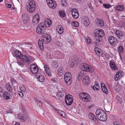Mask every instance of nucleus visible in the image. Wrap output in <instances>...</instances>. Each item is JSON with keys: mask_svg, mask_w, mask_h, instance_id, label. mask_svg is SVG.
<instances>
[{"mask_svg": "<svg viewBox=\"0 0 125 125\" xmlns=\"http://www.w3.org/2000/svg\"><path fill=\"white\" fill-rule=\"evenodd\" d=\"M13 55L14 57L17 58V63L18 65L21 67H24L26 64H30L32 61V57L28 55L22 54L18 51H14Z\"/></svg>", "mask_w": 125, "mask_h": 125, "instance_id": "f257e3e1", "label": "nucleus"}, {"mask_svg": "<svg viewBox=\"0 0 125 125\" xmlns=\"http://www.w3.org/2000/svg\"><path fill=\"white\" fill-rule=\"evenodd\" d=\"M41 40H39L38 42V45L42 50H43V44L48 43L51 41V38L49 34L45 33L43 35L41 38Z\"/></svg>", "mask_w": 125, "mask_h": 125, "instance_id": "f03ea898", "label": "nucleus"}, {"mask_svg": "<svg viewBox=\"0 0 125 125\" xmlns=\"http://www.w3.org/2000/svg\"><path fill=\"white\" fill-rule=\"evenodd\" d=\"M95 114L97 119L99 120L102 122L106 120L107 115L104 110L101 109H97L96 111Z\"/></svg>", "mask_w": 125, "mask_h": 125, "instance_id": "7ed1b4c3", "label": "nucleus"}, {"mask_svg": "<svg viewBox=\"0 0 125 125\" xmlns=\"http://www.w3.org/2000/svg\"><path fill=\"white\" fill-rule=\"evenodd\" d=\"M80 68L83 71L81 72L79 74V75L83 77L84 75V71H86L90 73L93 72L94 71L93 68L88 65L86 63H84L83 64L81 65L80 66Z\"/></svg>", "mask_w": 125, "mask_h": 125, "instance_id": "20e7f679", "label": "nucleus"}, {"mask_svg": "<svg viewBox=\"0 0 125 125\" xmlns=\"http://www.w3.org/2000/svg\"><path fill=\"white\" fill-rule=\"evenodd\" d=\"M95 38L97 41L101 42L102 40V37L104 35V31L102 29L98 30L97 29L94 31Z\"/></svg>", "mask_w": 125, "mask_h": 125, "instance_id": "39448f33", "label": "nucleus"}, {"mask_svg": "<svg viewBox=\"0 0 125 125\" xmlns=\"http://www.w3.org/2000/svg\"><path fill=\"white\" fill-rule=\"evenodd\" d=\"M36 6L35 2L33 0H30L28 2L26 8L28 11L30 13L33 12L36 9Z\"/></svg>", "mask_w": 125, "mask_h": 125, "instance_id": "423d86ee", "label": "nucleus"}, {"mask_svg": "<svg viewBox=\"0 0 125 125\" xmlns=\"http://www.w3.org/2000/svg\"><path fill=\"white\" fill-rule=\"evenodd\" d=\"M64 80L66 85L69 86L71 85L72 81V77L70 73L67 72L65 73L64 75Z\"/></svg>", "mask_w": 125, "mask_h": 125, "instance_id": "0eeeda50", "label": "nucleus"}, {"mask_svg": "<svg viewBox=\"0 0 125 125\" xmlns=\"http://www.w3.org/2000/svg\"><path fill=\"white\" fill-rule=\"evenodd\" d=\"M79 97L83 100L86 102H88L91 99L90 95L85 93H80L79 95Z\"/></svg>", "mask_w": 125, "mask_h": 125, "instance_id": "6e6552de", "label": "nucleus"}, {"mask_svg": "<svg viewBox=\"0 0 125 125\" xmlns=\"http://www.w3.org/2000/svg\"><path fill=\"white\" fill-rule=\"evenodd\" d=\"M108 40L110 44L112 46H115V45L119 43V41L117 39L112 36L109 37Z\"/></svg>", "mask_w": 125, "mask_h": 125, "instance_id": "1a4fd4ad", "label": "nucleus"}, {"mask_svg": "<svg viewBox=\"0 0 125 125\" xmlns=\"http://www.w3.org/2000/svg\"><path fill=\"white\" fill-rule=\"evenodd\" d=\"M65 101L66 104L69 106L72 103L73 101V97L70 94L66 95L65 98Z\"/></svg>", "mask_w": 125, "mask_h": 125, "instance_id": "9d476101", "label": "nucleus"}, {"mask_svg": "<svg viewBox=\"0 0 125 125\" xmlns=\"http://www.w3.org/2000/svg\"><path fill=\"white\" fill-rule=\"evenodd\" d=\"M30 69L31 73L34 74L37 73L39 71L38 67L34 64H31L30 66Z\"/></svg>", "mask_w": 125, "mask_h": 125, "instance_id": "9b49d317", "label": "nucleus"}, {"mask_svg": "<svg viewBox=\"0 0 125 125\" xmlns=\"http://www.w3.org/2000/svg\"><path fill=\"white\" fill-rule=\"evenodd\" d=\"M46 2L48 6L51 8H55L56 6L55 2L52 1V0H46Z\"/></svg>", "mask_w": 125, "mask_h": 125, "instance_id": "f8f14e48", "label": "nucleus"}, {"mask_svg": "<svg viewBox=\"0 0 125 125\" xmlns=\"http://www.w3.org/2000/svg\"><path fill=\"white\" fill-rule=\"evenodd\" d=\"M12 93H8L7 91L5 92L3 94V96L4 99H10L11 98Z\"/></svg>", "mask_w": 125, "mask_h": 125, "instance_id": "ddd939ff", "label": "nucleus"}, {"mask_svg": "<svg viewBox=\"0 0 125 125\" xmlns=\"http://www.w3.org/2000/svg\"><path fill=\"white\" fill-rule=\"evenodd\" d=\"M88 116L89 119L91 120L92 122L95 123L97 122L98 120L95 117V115L91 113H89Z\"/></svg>", "mask_w": 125, "mask_h": 125, "instance_id": "4468645a", "label": "nucleus"}, {"mask_svg": "<svg viewBox=\"0 0 125 125\" xmlns=\"http://www.w3.org/2000/svg\"><path fill=\"white\" fill-rule=\"evenodd\" d=\"M72 16L75 19L77 18L79 16V14L77 10L73 9L72 11Z\"/></svg>", "mask_w": 125, "mask_h": 125, "instance_id": "2eb2a0df", "label": "nucleus"}, {"mask_svg": "<svg viewBox=\"0 0 125 125\" xmlns=\"http://www.w3.org/2000/svg\"><path fill=\"white\" fill-rule=\"evenodd\" d=\"M82 21L84 25L86 26H88L90 23L89 18L87 17H85L82 18Z\"/></svg>", "mask_w": 125, "mask_h": 125, "instance_id": "dca6fc26", "label": "nucleus"}, {"mask_svg": "<svg viewBox=\"0 0 125 125\" xmlns=\"http://www.w3.org/2000/svg\"><path fill=\"white\" fill-rule=\"evenodd\" d=\"M44 23L45 27H48L51 24L52 21L50 19L47 18L45 19Z\"/></svg>", "mask_w": 125, "mask_h": 125, "instance_id": "f3484780", "label": "nucleus"}, {"mask_svg": "<svg viewBox=\"0 0 125 125\" xmlns=\"http://www.w3.org/2000/svg\"><path fill=\"white\" fill-rule=\"evenodd\" d=\"M45 29L39 28L37 27L36 30V31L38 34H42L44 35V33L45 32Z\"/></svg>", "mask_w": 125, "mask_h": 125, "instance_id": "a211bd4d", "label": "nucleus"}, {"mask_svg": "<svg viewBox=\"0 0 125 125\" xmlns=\"http://www.w3.org/2000/svg\"><path fill=\"white\" fill-rule=\"evenodd\" d=\"M101 89L103 92L107 94L108 93L107 89L104 84L103 83H101Z\"/></svg>", "mask_w": 125, "mask_h": 125, "instance_id": "6ab92c4d", "label": "nucleus"}, {"mask_svg": "<svg viewBox=\"0 0 125 125\" xmlns=\"http://www.w3.org/2000/svg\"><path fill=\"white\" fill-rule=\"evenodd\" d=\"M56 30L57 32L59 34H62L63 32V27L61 25H58L57 26Z\"/></svg>", "mask_w": 125, "mask_h": 125, "instance_id": "aec40b11", "label": "nucleus"}, {"mask_svg": "<svg viewBox=\"0 0 125 125\" xmlns=\"http://www.w3.org/2000/svg\"><path fill=\"white\" fill-rule=\"evenodd\" d=\"M83 82L86 84L88 85L90 83V78L87 76H85L83 79Z\"/></svg>", "mask_w": 125, "mask_h": 125, "instance_id": "412c9836", "label": "nucleus"}, {"mask_svg": "<svg viewBox=\"0 0 125 125\" xmlns=\"http://www.w3.org/2000/svg\"><path fill=\"white\" fill-rule=\"evenodd\" d=\"M115 34L118 38L120 39H122V37L124 35V34L122 32H121L118 30H116Z\"/></svg>", "mask_w": 125, "mask_h": 125, "instance_id": "4be33fe9", "label": "nucleus"}, {"mask_svg": "<svg viewBox=\"0 0 125 125\" xmlns=\"http://www.w3.org/2000/svg\"><path fill=\"white\" fill-rule=\"evenodd\" d=\"M64 92V91L62 89L61 91V92H59L57 93V94L56 95V96H57L58 97L56 98V99H60L64 95L63 92Z\"/></svg>", "mask_w": 125, "mask_h": 125, "instance_id": "5701e85b", "label": "nucleus"}, {"mask_svg": "<svg viewBox=\"0 0 125 125\" xmlns=\"http://www.w3.org/2000/svg\"><path fill=\"white\" fill-rule=\"evenodd\" d=\"M58 74V76L60 77H61L63 74V70L62 67H60L57 70Z\"/></svg>", "mask_w": 125, "mask_h": 125, "instance_id": "b1692460", "label": "nucleus"}, {"mask_svg": "<svg viewBox=\"0 0 125 125\" xmlns=\"http://www.w3.org/2000/svg\"><path fill=\"white\" fill-rule=\"evenodd\" d=\"M6 88L7 90L10 93H11L12 92L13 90L9 83H7L6 84Z\"/></svg>", "mask_w": 125, "mask_h": 125, "instance_id": "393cba45", "label": "nucleus"}, {"mask_svg": "<svg viewBox=\"0 0 125 125\" xmlns=\"http://www.w3.org/2000/svg\"><path fill=\"white\" fill-rule=\"evenodd\" d=\"M96 22L97 24L100 26H103L104 25L103 21L99 19H97L96 20Z\"/></svg>", "mask_w": 125, "mask_h": 125, "instance_id": "a878e982", "label": "nucleus"}, {"mask_svg": "<svg viewBox=\"0 0 125 125\" xmlns=\"http://www.w3.org/2000/svg\"><path fill=\"white\" fill-rule=\"evenodd\" d=\"M37 78L40 82H43L44 80V77L43 75L40 74L37 76Z\"/></svg>", "mask_w": 125, "mask_h": 125, "instance_id": "bb28decb", "label": "nucleus"}, {"mask_svg": "<svg viewBox=\"0 0 125 125\" xmlns=\"http://www.w3.org/2000/svg\"><path fill=\"white\" fill-rule=\"evenodd\" d=\"M21 19L22 20L25 22L29 20V18L27 14H23L22 15Z\"/></svg>", "mask_w": 125, "mask_h": 125, "instance_id": "cd10ccee", "label": "nucleus"}, {"mask_svg": "<svg viewBox=\"0 0 125 125\" xmlns=\"http://www.w3.org/2000/svg\"><path fill=\"white\" fill-rule=\"evenodd\" d=\"M110 66L112 70H117L118 68L117 67L115 64L113 62H111L110 63Z\"/></svg>", "mask_w": 125, "mask_h": 125, "instance_id": "c85d7f7f", "label": "nucleus"}, {"mask_svg": "<svg viewBox=\"0 0 125 125\" xmlns=\"http://www.w3.org/2000/svg\"><path fill=\"white\" fill-rule=\"evenodd\" d=\"M121 73L120 72L117 73L115 76V80L116 81H118L121 77Z\"/></svg>", "mask_w": 125, "mask_h": 125, "instance_id": "c756f323", "label": "nucleus"}, {"mask_svg": "<svg viewBox=\"0 0 125 125\" xmlns=\"http://www.w3.org/2000/svg\"><path fill=\"white\" fill-rule=\"evenodd\" d=\"M18 118L19 119L21 120V122H22L24 121L25 119L23 115L20 114L18 115Z\"/></svg>", "mask_w": 125, "mask_h": 125, "instance_id": "7c9ffc66", "label": "nucleus"}, {"mask_svg": "<svg viewBox=\"0 0 125 125\" xmlns=\"http://www.w3.org/2000/svg\"><path fill=\"white\" fill-rule=\"evenodd\" d=\"M124 7L122 5H120L116 7L115 8V10H119L120 11H122L124 10Z\"/></svg>", "mask_w": 125, "mask_h": 125, "instance_id": "2f4dec72", "label": "nucleus"}, {"mask_svg": "<svg viewBox=\"0 0 125 125\" xmlns=\"http://www.w3.org/2000/svg\"><path fill=\"white\" fill-rule=\"evenodd\" d=\"M45 67V65L44 67H45V69L48 75L49 76H51V73L50 69L46 65Z\"/></svg>", "mask_w": 125, "mask_h": 125, "instance_id": "473e14b6", "label": "nucleus"}, {"mask_svg": "<svg viewBox=\"0 0 125 125\" xmlns=\"http://www.w3.org/2000/svg\"><path fill=\"white\" fill-rule=\"evenodd\" d=\"M92 88L93 87V89L94 90H99L100 89V87L99 85L98 84H95L93 86L91 87Z\"/></svg>", "mask_w": 125, "mask_h": 125, "instance_id": "72a5a7b5", "label": "nucleus"}, {"mask_svg": "<svg viewBox=\"0 0 125 125\" xmlns=\"http://www.w3.org/2000/svg\"><path fill=\"white\" fill-rule=\"evenodd\" d=\"M57 112L60 115L63 117H65L66 116L65 113L63 111L59 110Z\"/></svg>", "mask_w": 125, "mask_h": 125, "instance_id": "f704fd0d", "label": "nucleus"}, {"mask_svg": "<svg viewBox=\"0 0 125 125\" xmlns=\"http://www.w3.org/2000/svg\"><path fill=\"white\" fill-rule=\"evenodd\" d=\"M100 49L98 47H96L94 49L95 53L98 55H99L100 54Z\"/></svg>", "mask_w": 125, "mask_h": 125, "instance_id": "c9c22d12", "label": "nucleus"}, {"mask_svg": "<svg viewBox=\"0 0 125 125\" xmlns=\"http://www.w3.org/2000/svg\"><path fill=\"white\" fill-rule=\"evenodd\" d=\"M59 14L60 16L63 18L64 17L65 15V12L63 10H60Z\"/></svg>", "mask_w": 125, "mask_h": 125, "instance_id": "e433bc0d", "label": "nucleus"}, {"mask_svg": "<svg viewBox=\"0 0 125 125\" xmlns=\"http://www.w3.org/2000/svg\"><path fill=\"white\" fill-rule=\"evenodd\" d=\"M58 63L56 62H53L51 64V66L53 68H56L58 66Z\"/></svg>", "mask_w": 125, "mask_h": 125, "instance_id": "4c0bfd02", "label": "nucleus"}, {"mask_svg": "<svg viewBox=\"0 0 125 125\" xmlns=\"http://www.w3.org/2000/svg\"><path fill=\"white\" fill-rule=\"evenodd\" d=\"M35 100V103L37 104V106L39 107H41L42 106V103L38 100H37V99H34Z\"/></svg>", "mask_w": 125, "mask_h": 125, "instance_id": "58836bf2", "label": "nucleus"}, {"mask_svg": "<svg viewBox=\"0 0 125 125\" xmlns=\"http://www.w3.org/2000/svg\"><path fill=\"white\" fill-rule=\"evenodd\" d=\"M46 27L45 26L44 23L42 22L40 23L38 25L37 27H38L41 29H45Z\"/></svg>", "mask_w": 125, "mask_h": 125, "instance_id": "ea45409f", "label": "nucleus"}, {"mask_svg": "<svg viewBox=\"0 0 125 125\" xmlns=\"http://www.w3.org/2000/svg\"><path fill=\"white\" fill-rule=\"evenodd\" d=\"M39 22V21L35 19H33L32 22L33 24L34 25H35L38 24Z\"/></svg>", "mask_w": 125, "mask_h": 125, "instance_id": "a19ab883", "label": "nucleus"}, {"mask_svg": "<svg viewBox=\"0 0 125 125\" xmlns=\"http://www.w3.org/2000/svg\"><path fill=\"white\" fill-rule=\"evenodd\" d=\"M19 88L20 91L22 92H24L25 91V89L24 86L22 85H20Z\"/></svg>", "mask_w": 125, "mask_h": 125, "instance_id": "79ce46f5", "label": "nucleus"}, {"mask_svg": "<svg viewBox=\"0 0 125 125\" xmlns=\"http://www.w3.org/2000/svg\"><path fill=\"white\" fill-rule=\"evenodd\" d=\"M72 25L75 27H77L79 26V24L77 21H73L71 23Z\"/></svg>", "mask_w": 125, "mask_h": 125, "instance_id": "37998d69", "label": "nucleus"}, {"mask_svg": "<svg viewBox=\"0 0 125 125\" xmlns=\"http://www.w3.org/2000/svg\"><path fill=\"white\" fill-rule=\"evenodd\" d=\"M39 14L38 13L36 14L33 18V19H35L39 21Z\"/></svg>", "mask_w": 125, "mask_h": 125, "instance_id": "c03bdc74", "label": "nucleus"}, {"mask_svg": "<svg viewBox=\"0 0 125 125\" xmlns=\"http://www.w3.org/2000/svg\"><path fill=\"white\" fill-rule=\"evenodd\" d=\"M61 3L62 5L63 6H66L67 5L66 0H62Z\"/></svg>", "mask_w": 125, "mask_h": 125, "instance_id": "a18cd8bd", "label": "nucleus"}, {"mask_svg": "<svg viewBox=\"0 0 125 125\" xmlns=\"http://www.w3.org/2000/svg\"><path fill=\"white\" fill-rule=\"evenodd\" d=\"M103 5L106 8L108 9L111 7V6L109 4H103Z\"/></svg>", "mask_w": 125, "mask_h": 125, "instance_id": "49530a36", "label": "nucleus"}, {"mask_svg": "<svg viewBox=\"0 0 125 125\" xmlns=\"http://www.w3.org/2000/svg\"><path fill=\"white\" fill-rule=\"evenodd\" d=\"M123 50V47L121 46H120L118 48L119 52H122Z\"/></svg>", "mask_w": 125, "mask_h": 125, "instance_id": "de8ad7c7", "label": "nucleus"}, {"mask_svg": "<svg viewBox=\"0 0 125 125\" xmlns=\"http://www.w3.org/2000/svg\"><path fill=\"white\" fill-rule=\"evenodd\" d=\"M116 98L117 99L118 102L121 104L122 102V100L121 98L120 97H117Z\"/></svg>", "mask_w": 125, "mask_h": 125, "instance_id": "09e8293b", "label": "nucleus"}, {"mask_svg": "<svg viewBox=\"0 0 125 125\" xmlns=\"http://www.w3.org/2000/svg\"><path fill=\"white\" fill-rule=\"evenodd\" d=\"M3 90L2 88L0 87V96H3Z\"/></svg>", "mask_w": 125, "mask_h": 125, "instance_id": "8fccbe9b", "label": "nucleus"}, {"mask_svg": "<svg viewBox=\"0 0 125 125\" xmlns=\"http://www.w3.org/2000/svg\"><path fill=\"white\" fill-rule=\"evenodd\" d=\"M85 41L87 42L88 44H90L91 43V40L89 38H87L85 40Z\"/></svg>", "mask_w": 125, "mask_h": 125, "instance_id": "3c124183", "label": "nucleus"}, {"mask_svg": "<svg viewBox=\"0 0 125 125\" xmlns=\"http://www.w3.org/2000/svg\"><path fill=\"white\" fill-rule=\"evenodd\" d=\"M19 94L21 97H22L23 96V92L19 91L18 92Z\"/></svg>", "mask_w": 125, "mask_h": 125, "instance_id": "603ef678", "label": "nucleus"}, {"mask_svg": "<svg viewBox=\"0 0 125 125\" xmlns=\"http://www.w3.org/2000/svg\"><path fill=\"white\" fill-rule=\"evenodd\" d=\"M11 81L13 83H17L16 80L12 78L11 79Z\"/></svg>", "mask_w": 125, "mask_h": 125, "instance_id": "864d4df0", "label": "nucleus"}, {"mask_svg": "<svg viewBox=\"0 0 125 125\" xmlns=\"http://www.w3.org/2000/svg\"><path fill=\"white\" fill-rule=\"evenodd\" d=\"M74 63L73 62H72L70 64V67L72 68H73L74 66Z\"/></svg>", "mask_w": 125, "mask_h": 125, "instance_id": "5fc2aeb1", "label": "nucleus"}, {"mask_svg": "<svg viewBox=\"0 0 125 125\" xmlns=\"http://www.w3.org/2000/svg\"><path fill=\"white\" fill-rule=\"evenodd\" d=\"M69 42L71 46H72L73 44V42L71 40H70L69 41Z\"/></svg>", "mask_w": 125, "mask_h": 125, "instance_id": "6e6d98bb", "label": "nucleus"}, {"mask_svg": "<svg viewBox=\"0 0 125 125\" xmlns=\"http://www.w3.org/2000/svg\"><path fill=\"white\" fill-rule=\"evenodd\" d=\"M51 106H52V108H53V109H54L56 111H57V112H58V111L59 110H58V109L55 108V107H54V106H52V105Z\"/></svg>", "mask_w": 125, "mask_h": 125, "instance_id": "4d7b16f0", "label": "nucleus"}, {"mask_svg": "<svg viewBox=\"0 0 125 125\" xmlns=\"http://www.w3.org/2000/svg\"><path fill=\"white\" fill-rule=\"evenodd\" d=\"M114 125H120V124H119V123L116 122H114Z\"/></svg>", "mask_w": 125, "mask_h": 125, "instance_id": "13d9d810", "label": "nucleus"}, {"mask_svg": "<svg viewBox=\"0 0 125 125\" xmlns=\"http://www.w3.org/2000/svg\"><path fill=\"white\" fill-rule=\"evenodd\" d=\"M21 110H22V111L24 113L25 111V110H24V107L22 106L21 107Z\"/></svg>", "mask_w": 125, "mask_h": 125, "instance_id": "bf43d9fd", "label": "nucleus"}, {"mask_svg": "<svg viewBox=\"0 0 125 125\" xmlns=\"http://www.w3.org/2000/svg\"><path fill=\"white\" fill-rule=\"evenodd\" d=\"M121 18H122V19L124 20L125 19V16H123L121 17Z\"/></svg>", "mask_w": 125, "mask_h": 125, "instance_id": "052dcab7", "label": "nucleus"}, {"mask_svg": "<svg viewBox=\"0 0 125 125\" xmlns=\"http://www.w3.org/2000/svg\"><path fill=\"white\" fill-rule=\"evenodd\" d=\"M8 7V8H10L11 7L12 5L11 4H7Z\"/></svg>", "mask_w": 125, "mask_h": 125, "instance_id": "680f3d73", "label": "nucleus"}, {"mask_svg": "<svg viewBox=\"0 0 125 125\" xmlns=\"http://www.w3.org/2000/svg\"><path fill=\"white\" fill-rule=\"evenodd\" d=\"M15 125H20V123L19 122H17L15 123Z\"/></svg>", "mask_w": 125, "mask_h": 125, "instance_id": "e2e57ef3", "label": "nucleus"}, {"mask_svg": "<svg viewBox=\"0 0 125 125\" xmlns=\"http://www.w3.org/2000/svg\"><path fill=\"white\" fill-rule=\"evenodd\" d=\"M51 80L53 82H55V78H52L51 79Z\"/></svg>", "mask_w": 125, "mask_h": 125, "instance_id": "0e129e2a", "label": "nucleus"}, {"mask_svg": "<svg viewBox=\"0 0 125 125\" xmlns=\"http://www.w3.org/2000/svg\"><path fill=\"white\" fill-rule=\"evenodd\" d=\"M3 1V0H0V2H1Z\"/></svg>", "mask_w": 125, "mask_h": 125, "instance_id": "69168bd1", "label": "nucleus"}, {"mask_svg": "<svg viewBox=\"0 0 125 125\" xmlns=\"http://www.w3.org/2000/svg\"><path fill=\"white\" fill-rule=\"evenodd\" d=\"M77 1H81V0H76Z\"/></svg>", "mask_w": 125, "mask_h": 125, "instance_id": "338daca9", "label": "nucleus"}, {"mask_svg": "<svg viewBox=\"0 0 125 125\" xmlns=\"http://www.w3.org/2000/svg\"><path fill=\"white\" fill-rule=\"evenodd\" d=\"M15 8H12V9L14 10V9Z\"/></svg>", "mask_w": 125, "mask_h": 125, "instance_id": "774afa93", "label": "nucleus"}]
</instances>
